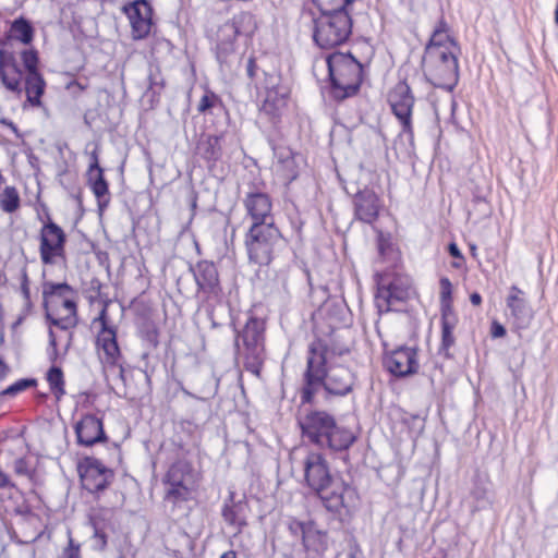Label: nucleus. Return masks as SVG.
<instances>
[{
  "label": "nucleus",
  "mask_w": 558,
  "mask_h": 558,
  "mask_svg": "<svg viewBox=\"0 0 558 558\" xmlns=\"http://www.w3.org/2000/svg\"><path fill=\"white\" fill-rule=\"evenodd\" d=\"M331 354L322 340L311 343L301 389L303 404L312 403L320 387L335 396H345L352 391L354 374L348 367L332 363Z\"/></svg>",
  "instance_id": "obj_1"
},
{
  "label": "nucleus",
  "mask_w": 558,
  "mask_h": 558,
  "mask_svg": "<svg viewBox=\"0 0 558 558\" xmlns=\"http://www.w3.org/2000/svg\"><path fill=\"white\" fill-rule=\"evenodd\" d=\"M405 295L407 293L404 290L399 289L396 282H391L387 288H379L377 299L378 301L384 300L389 307L395 301H402Z\"/></svg>",
  "instance_id": "obj_32"
},
{
  "label": "nucleus",
  "mask_w": 558,
  "mask_h": 558,
  "mask_svg": "<svg viewBox=\"0 0 558 558\" xmlns=\"http://www.w3.org/2000/svg\"><path fill=\"white\" fill-rule=\"evenodd\" d=\"M100 324V331L97 336V345L104 351L106 362L114 364L120 355V349L117 342V331L109 326L107 310L104 307L99 316L94 319V324Z\"/></svg>",
  "instance_id": "obj_18"
},
{
  "label": "nucleus",
  "mask_w": 558,
  "mask_h": 558,
  "mask_svg": "<svg viewBox=\"0 0 558 558\" xmlns=\"http://www.w3.org/2000/svg\"><path fill=\"white\" fill-rule=\"evenodd\" d=\"M475 250H476L475 245H472V246H471V251H472V252H475Z\"/></svg>",
  "instance_id": "obj_57"
},
{
  "label": "nucleus",
  "mask_w": 558,
  "mask_h": 558,
  "mask_svg": "<svg viewBox=\"0 0 558 558\" xmlns=\"http://www.w3.org/2000/svg\"><path fill=\"white\" fill-rule=\"evenodd\" d=\"M384 364L397 377L416 374L420 367L417 351L415 348L400 347L385 356Z\"/></svg>",
  "instance_id": "obj_14"
},
{
  "label": "nucleus",
  "mask_w": 558,
  "mask_h": 558,
  "mask_svg": "<svg viewBox=\"0 0 558 558\" xmlns=\"http://www.w3.org/2000/svg\"><path fill=\"white\" fill-rule=\"evenodd\" d=\"M64 558H80V547L74 545L73 539L70 538L69 546L64 549Z\"/></svg>",
  "instance_id": "obj_42"
},
{
  "label": "nucleus",
  "mask_w": 558,
  "mask_h": 558,
  "mask_svg": "<svg viewBox=\"0 0 558 558\" xmlns=\"http://www.w3.org/2000/svg\"><path fill=\"white\" fill-rule=\"evenodd\" d=\"M10 36L24 45H28L33 41L34 28L26 19L19 17L11 25Z\"/></svg>",
  "instance_id": "obj_28"
},
{
  "label": "nucleus",
  "mask_w": 558,
  "mask_h": 558,
  "mask_svg": "<svg viewBox=\"0 0 558 558\" xmlns=\"http://www.w3.org/2000/svg\"><path fill=\"white\" fill-rule=\"evenodd\" d=\"M77 444L84 447H92L96 444L106 442L108 437L104 429L102 420L94 414H85L74 425Z\"/></svg>",
  "instance_id": "obj_16"
},
{
  "label": "nucleus",
  "mask_w": 558,
  "mask_h": 558,
  "mask_svg": "<svg viewBox=\"0 0 558 558\" xmlns=\"http://www.w3.org/2000/svg\"><path fill=\"white\" fill-rule=\"evenodd\" d=\"M456 325L451 323L441 324V348L446 356H449V349L454 343L453 329Z\"/></svg>",
  "instance_id": "obj_36"
},
{
  "label": "nucleus",
  "mask_w": 558,
  "mask_h": 558,
  "mask_svg": "<svg viewBox=\"0 0 558 558\" xmlns=\"http://www.w3.org/2000/svg\"><path fill=\"white\" fill-rule=\"evenodd\" d=\"M353 0H313L320 13H333L338 11H349V5Z\"/></svg>",
  "instance_id": "obj_33"
},
{
  "label": "nucleus",
  "mask_w": 558,
  "mask_h": 558,
  "mask_svg": "<svg viewBox=\"0 0 558 558\" xmlns=\"http://www.w3.org/2000/svg\"><path fill=\"white\" fill-rule=\"evenodd\" d=\"M264 88L265 99L260 112L275 119L286 107L290 88L282 84L281 75L276 71L265 73Z\"/></svg>",
  "instance_id": "obj_12"
},
{
  "label": "nucleus",
  "mask_w": 558,
  "mask_h": 558,
  "mask_svg": "<svg viewBox=\"0 0 558 558\" xmlns=\"http://www.w3.org/2000/svg\"><path fill=\"white\" fill-rule=\"evenodd\" d=\"M64 231L53 221L49 220L40 230L39 255L43 264L53 265L58 259L65 258Z\"/></svg>",
  "instance_id": "obj_11"
},
{
  "label": "nucleus",
  "mask_w": 558,
  "mask_h": 558,
  "mask_svg": "<svg viewBox=\"0 0 558 558\" xmlns=\"http://www.w3.org/2000/svg\"><path fill=\"white\" fill-rule=\"evenodd\" d=\"M132 27V38H146L153 25V9L146 0H135L123 8Z\"/></svg>",
  "instance_id": "obj_15"
},
{
  "label": "nucleus",
  "mask_w": 558,
  "mask_h": 558,
  "mask_svg": "<svg viewBox=\"0 0 558 558\" xmlns=\"http://www.w3.org/2000/svg\"><path fill=\"white\" fill-rule=\"evenodd\" d=\"M112 476L110 469L106 468L100 461L94 460L88 462L81 473V481L86 490L97 493L108 486Z\"/></svg>",
  "instance_id": "obj_22"
},
{
  "label": "nucleus",
  "mask_w": 558,
  "mask_h": 558,
  "mask_svg": "<svg viewBox=\"0 0 558 558\" xmlns=\"http://www.w3.org/2000/svg\"><path fill=\"white\" fill-rule=\"evenodd\" d=\"M221 137L208 135L198 144L199 155L207 161H217L222 155Z\"/></svg>",
  "instance_id": "obj_27"
},
{
  "label": "nucleus",
  "mask_w": 558,
  "mask_h": 558,
  "mask_svg": "<svg viewBox=\"0 0 558 558\" xmlns=\"http://www.w3.org/2000/svg\"><path fill=\"white\" fill-rule=\"evenodd\" d=\"M0 78L8 90L19 96L22 94L23 71L13 53L3 50H0Z\"/></svg>",
  "instance_id": "obj_20"
},
{
  "label": "nucleus",
  "mask_w": 558,
  "mask_h": 558,
  "mask_svg": "<svg viewBox=\"0 0 558 558\" xmlns=\"http://www.w3.org/2000/svg\"><path fill=\"white\" fill-rule=\"evenodd\" d=\"M46 83L39 72H33L25 76V93L27 101L34 106L41 105V96L45 92Z\"/></svg>",
  "instance_id": "obj_25"
},
{
  "label": "nucleus",
  "mask_w": 558,
  "mask_h": 558,
  "mask_svg": "<svg viewBox=\"0 0 558 558\" xmlns=\"http://www.w3.org/2000/svg\"><path fill=\"white\" fill-rule=\"evenodd\" d=\"M235 347L244 356L245 369L258 376L264 360V323L251 317L235 338Z\"/></svg>",
  "instance_id": "obj_7"
},
{
  "label": "nucleus",
  "mask_w": 558,
  "mask_h": 558,
  "mask_svg": "<svg viewBox=\"0 0 558 558\" xmlns=\"http://www.w3.org/2000/svg\"><path fill=\"white\" fill-rule=\"evenodd\" d=\"M47 380L52 393L56 396L57 400H60L65 393L63 373L61 368L57 366L51 367L47 374Z\"/></svg>",
  "instance_id": "obj_31"
},
{
  "label": "nucleus",
  "mask_w": 558,
  "mask_h": 558,
  "mask_svg": "<svg viewBox=\"0 0 558 558\" xmlns=\"http://www.w3.org/2000/svg\"><path fill=\"white\" fill-rule=\"evenodd\" d=\"M8 482L9 481L7 475L0 472V487H4L5 485H8Z\"/></svg>",
  "instance_id": "obj_53"
},
{
  "label": "nucleus",
  "mask_w": 558,
  "mask_h": 558,
  "mask_svg": "<svg viewBox=\"0 0 558 558\" xmlns=\"http://www.w3.org/2000/svg\"><path fill=\"white\" fill-rule=\"evenodd\" d=\"M506 335V328L497 322L492 325V336L494 338H501Z\"/></svg>",
  "instance_id": "obj_44"
},
{
  "label": "nucleus",
  "mask_w": 558,
  "mask_h": 558,
  "mask_svg": "<svg viewBox=\"0 0 558 558\" xmlns=\"http://www.w3.org/2000/svg\"><path fill=\"white\" fill-rule=\"evenodd\" d=\"M88 181L95 196L100 199L108 194V183L104 178L102 168L99 166L97 149L90 154V162L88 167Z\"/></svg>",
  "instance_id": "obj_24"
},
{
  "label": "nucleus",
  "mask_w": 558,
  "mask_h": 558,
  "mask_svg": "<svg viewBox=\"0 0 558 558\" xmlns=\"http://www.w3.org/2000/svg\"><path fill=\"white\" fill-rule=\"evenodd\" d=\"M7 374V366L2 361H0V379L3 378Z\"/></svg>",
  "instance_id": "obj_54"
},
{
  "label": "nucleus",
  "mask_w": 558,
  "mask_h": 558,
  "mask_svg": "<svg viewBox=\"0 0 558 558\" xmlns=\"http://www.w3.org/2000/svg\"><path fill=\"white\" fill-rule=\"evenodd\" d=\"M196 477L192 465L186 461L173 463L166 476L165 501L173 507L180 502L187 501L192 497Z\"/></svg>",
  "instance_id": "obj_10"
},
{
  "label": "nucleus",
  "mask_w": 558,
  "mask_h": 558,
  "mask_svg": "<svg viewBox=\"0 0 558 558\" xmlns=\"http://www.w3.org/2000/svg\"><path fill=\"white\" fill-rule=\"evenodd\" d=\"M305 480L325 508L333 513H349L357 506L356 490L330 475L328 464L320 453H310L304 462Z\"/></svg>",
  "instance_id": "obj_2"
},
{
  "label": "nucleus",
  "mask_w": 558,
  "mask_h": 558,
  "mask_svg": "<svg viewBox=\"0 0 558 558\" xmlns=\"http://www.w3.org/2000/svg\"><path fill=\"white\" fill-rule=\"evenodd\" d=\"M440 312H441V324L451 323L456 325V315L453 312L452 302L440 303Z\"/></svg>",
  "instance_id": "obj_41"
},
{
  "label": "nucleus",
  "mask_w": 558,
  "mask_h": 558,
  "mask_svg": "<svg viewBox=\"0 0 558 558\" xmlns=\"http://www.w3.org/2000/svg\"><path fill=\"white\" fill-rule=\"evenodd\" d=\"M198 291L207 294L209 298H217L221 291L219 284L218 270L214 263L201 260L191 267Z\"/></svg>",
  "instance_id": "obj_19"
},
{
  "label": "nucleus",
  "mask_w": 558,
  "mask_h": 558,
  "mask_svg": "<svg viewBox=\"0 0 558 558\" xmlns=\"http://www.w3.org/2000/svg\"><path fill=\"white\" fill-rule=\"evenodd\" d=\"M311 539L304 538L303 546L307 550L322 551L326 548V534L316 529L315 524L311 526Z\"/></svg>",
  "instance_id": "obj_34"
},
{
  "label": "nucleus",
  "mask_w": 558,
  "mask_h": 558,
  "mask_svg": "<svg viewBox=\"0 0 558 558\" xmlns=\"http://www.w3.org/2000/svg\"><path fill=\"white\" fill-rule=\"evenodd\" d=\"M441 29H442V32H448V25L444 20H440L438 22L437 27L435 28V31H441Z\"/></svg>",
  "instance_id": "obj_50"
},
{
  "label": "nucleus",
  "mask_w": 558,
  "mask_h": 558,
  "mask_svg": "<svg viewBox=\"0 0 558 558\" xmlns=\"http://www.w3.org/2000/svg\"><path fill=\"white\" fill-rule=\"evenodd\" d=\"M295 178H296V174H295V173H292V174H290V175H287V179H288L289 181H292V180H294Z\"/></svg>",
  "instance_id": "obj_55"
},
{
  "label": "nucleus",
  "mask_w": 558,
  "mask_h": 558,
  "mask_svg": "<svg viewBox=\"0 0 558 558\" xmlns=\"http://www.w3.org/2000/svg\"><path fill=\"white\" fill-rule=\"evenodd\" d=\"M220 558H236V554L233 550H228L223 553Z\"/></svg>",
  "instance_id": "obj_52"
},
{
  "label": "nucleus",
  "mask_w": 558,
  "mask_h": 558,
  "mask_svg": "<svg viewBox=\"0 0 558 558\" xmlns=\"http://www.w3.org/2000/svg\"><path fill=\"white\" fill-rule=\"evenodd\" d=\"M255 68H256L255 60L253 58H250L248 62H247V66H246V72L251 78L254 77V75H255Z\"/></svg>",
  "instance_id": "obj_48"
},
{
  "label": "nucleus",
  "mask_w": 558,
  "mask_h": 558,
  "mask_svg": "<svg viewBox=\"0 0 558 558\" xmlns=\"http://www.w3.org/2000/svg\"><path fill=\"white\" fill-rule=\"evenodd\" d=\"M22 62L27 70V74H32L37 71L38 56L33 49L23 50L21 53Z\"/></svg>",
  "instance_id": "obj_38"
},
{
  "label": "nucleus",
  "mask_w": 558,
  "mask_h": 558,
  "mask_svg": "<svg viewBox=\"0 0 558 558\" xmlns=\"http://www.w3.org/2000/svg\"><path fill=\"white\" fill-rule=\"evenodd\" d=\"M424 64L435 86L451 89L457 84L459 66L456 50L430 48L425 52Z\"/></svg>",
  "instance_id": "obj_9"
},
{
  "label": "nucleus",
  "mask_w": 558,
  "mask_h": 558,
  "mask_svg": "<svg viewBox=\"0 0 558 558\" xmlns=\"http://www.w3.org/2000/svg\"><path fill=\"white\" fill-rule=\"evenodd\" d=\"M355 215L359 220L372 223L379 213L378 196L372 190H364L356 194L354 199Z\"/></svg>",
  "instance_id": "obj_23"
},
{
  "label": "nucleus",
  "mask_w": 558,
  "mask_h": 558,
  "mask_svg": "<svg viewBox=\"0 0 558 558\" xmlns=\"http://www.w3.org/2000/svg\"><path fill=\"white\" fill-rule=\"evenodd\" d=\"M440 284V303L452 302V284L450 280L446 277L441 278L439 281Z\"/></svg>",
  "instance_id": "obj_40"
},
{
  "label": "nucleus",
  "mask_w": 558,
  "mask_h": 558,
  "mask_svg": "<svg viewBox=\"0 0 558 558\" xmlns=\"http://www.w3.org/2000/svg\"><path fill=\"white\" fill-rule=\"evenodd\" d=\"M94 538L96 539V544L99 546L100 549H104L106 547L107 536L102 531L95 529Z\"/></svg>",
  "instance_id": "obj_43"
},
{
  "label": "nucleus",
  "mask_w": 558,
  "mask_h": 558,
  "mask_svg": "<svg viewBox=\"0 0 558 558\" xmlns=\"http://www.w3.org/2000/svg\"><path fill=\"white\" fill-rule=\"evenodd\" d=\"M73 293V289L65 282H46L44 284L43 294L47 306V319L62 330L73 328L77 324Z\"/></svg>",
  "instance_id": "obj_6"
},
{
  "label": "nucleus",
  "mask_w": 558,
  "mask_h": 558,
  "mask_svg": "<svg viewBox=\"0 0 558 558\" xmlns=\"http://www.w3.org/2000/svg\"><path fill=\"white\" fill-rule=\"evenodd\" d=\"M243 205L252 225L275 223L271 215L272 204L268 194L250 192L244 197Z\"/></svg>",
  "instance_id": "obj_17"
},
{
  "label": "nucleus",
  "mask_w": 558,
  "mask_h": 558,
  "mask_svg": "<svg viewBox=\"0 0 558 558\" xmlns=\"http://www.w3.org/2000/svg\"><path fill=\"white\" fill-rule=\"evenodd\" d=\"M513 325L519 329L526 328L533 319V311L524 298V292L512 286L506 300Z\"/></svg>",
  "instance_id": "obj_21"
},
{
  "label": "nucleus",
  "mask_w": 558,
  "mask_h": 558,
  "mask_svg": "<svg viewBox=\"0 0 558 558\" xmlns=\"http://www.w3.org/2000/svg\"><path fill=\"white\" fill-rule=\"evenodd\" d=\"M430 48L435 50H457V44L453 39L450 38L448 32L434 31L428 45L426 46L425 52H428Z\"/></svg>",
  "instance_id": "obj_29"
},
{
  "label": "nucleus",
  "mask_w": 558,
  "mask_h": 558,
  "mask_svg": "<svg viewBox=\"0 0 558 558\" xmlns=\"http://www.w3.org/2000/svg\"><path fill=\"white\" fill-rule=\"evenodd\" d=\"M22 294L25 300L29 299V287H28V278L27 274L24 271L22 277V284H21Z\"/></svg>",
  "instance_id": "obj_45"
},
{
  "label": "nucleus",
  "mask_w": 558,
  "mask_h": 558,
  "mask_svg": "<svg viewBox=\"0 0 558 558\" xmlns=\"http://www.w3.org/2000/svg\"><path fill=\"white\" fill-rule=\"evenodd\" d=\"M302 25L313 28L314 41L323 49L344 44L352 33V19L349 11L320 13L315 16L312 10H303L300 16Z\"/></svg>",
  "instance_id": "obj_4"
},
{
  "label": "nucleus",
  "mask_w": 558,
  "mask_h": 558,
  "mask_svg": "<svg viewBox=\"0 0 558 558\" xmlns=\"http://www.w3.org/2000/svg\"><path fill=\"white\" fill-rule=\"evenodd\" d=\"M470 301L472 303V305L474 306H480L482 304V296L480 293L477 292H473L471 295H470Z\"/></svg>",
  "instance_id": "obj_49"
},
{
  "label": "nucleus",
  "mask_w": 558,
  "mask_h": 558,
  "mask_svg": "<svg viewBox=\"0 0 558 558\" xmlns=\"http://www.w3.org/2000/svg\"><path fill=\"white\" fill-rule=\"evenodd\" d=\"M220 102L219 97L213 92H206L201 98L197 105V111L199 113H206L211 108L216 107Z\"/></svg>",
  "instance_id": "obj_37"
},
{
  "label": "nucleus",
  "mask_w": 558,
  "mask_h": 558,
  "mask_svg": "<svg viewBox=\"0 0 558 558\" xmlns=\"http://www.w3.org/2000/svg\"><path fill=\"white\" fill-rule=\"evenodd\" d=\"M49 343L53 348H56V345H57L56 336H54V332L51 329L49 330Z\"/></svg>",
  "instance_id": "obj_51"
},
{
  "label": "nucleus",
  "mask_w": 558,
  "mask_h": 558,
  "mask_svg": "<svg viewBox=\"0 0 558 558\" xmlns=\"http://www.w3.org/2000/svg\"><path fill=\"white\" fill-rule=\"evenodd\" d=\"M21 199L17 190L14 186H7L0 195V208L8 214L16 211Z\"/></svg>",
  "instance_id": "obj_30"
},
{
  "label": "nucleus",
  "mask_w": 558,
  "mask_h": 558,
  "mask_svg": "<svg viewBox=\"0 0 558 558\" xmlns=\"http://www.w3.org/2000/svg\"><path fill=\"white\" fill-rule=\"evenodd\" d=\"M332 96L342 100L355 95L363 77L362 64L351 54L333 52L326 58Z\"/></svg>",
  "instance_id": "obj_5"
},
{
  "label": "nucleus",
  "mask_w": 558,
  "mask_h": 558,
  "mask_svg": "<svg viewBox=\"0 0 558 558\" xmlns=\"http://www.w3.org/2000/svg\"><path fill=\"white\" fill-rule=\"evenodd\" d=\"M35 385V380L33 379H21L13 385L9 386L5 390L2 391L4 396H15L16 393L26 390L28 387Z\"/></svg>",
  "instance_id": "obj_39"
},
{
  "label": "nucleus",
  "mask_w": 558,
  "mask_h": 558,
  "mask_svg": "<svg viewBox=\"0 0 558 558\" xmlns=\"http://www.w3.org/2000/svg\"><path fill=\"white\" fill-rule=\"evenodd\" d=\"M281 233L275 223L251 225L245 234V247L251 263L267 266L274 257Z\"/></svg>",
  "instance_id": "obj_8"
},
{
  "label": "nucleus",
  "mask_w": 558,
  "mask_h": 558,
  "mask_svg": "<svg viewBox=\"0 0 558 558\" xmlns=\"http://www.w3.org/2000/svg\"><path fill=\"white\" fill-rule=\"evenodd\" d=\"M312 524H314V523L311 521L301 522L295 519H292L289 521L288 527H289L290 533L293 536L300 537L302 539V542L304 541V538H307V542H310L312 534H308V533H311Z\"/></svg>",
  "instance_id": "obj_35"
},
{
  "label": "nucleus",
  "mask_w": 558,
  "mask_h": 558,
  "mask_svg": "<svg viewBox=\"0 0 558 558\" xmlns=\"http://www.w3.org/2000/svg\"><path fill=\"white\" fill-rule=\"evenodd\" d=\"M304 437L320 448L335 451L348 449L354 441L353 434L339 427L332 415L325 411H312L299 420Z\"/></svg>",
  "instance_id": "obj_3"
},
{
  "label": "nucleus",
  "mask_w": 558,
  "mask_h": 558,
  "mask_svg": "<svg viewBox=\"0 0 558 558\" xmlns=\"http://www.w3.org/2000/svg\"><path fill=\"white\" fill-rule=\"evenodd\" d=\"M245 505L242 502H234L233 497H230V504L226 502L222 509L223 520L236 531L246 525L244 515Z\"/></svg>",
  "instance_id": "obj_26"
},
{
  "label": "nucleus",
  "mask_w": 558,
  "mask_h": 558,
  "mask_svg": "<svg viewBox=\"0 0 558 558\" xmlns=\"http://www.w3.org/2000/svg\"><path fill=\"white\" fill-rule=\"evenodd\" d=\"M286 162H287V165L289 166V165H292V163H293V160H292V159H291V160H290V159H287V161H286Z\"/></svg>",
  "instance_id": "obj_56"
},
{
  "label": "nucleus",
  "mask_w": 558,
  "mask_h": 558,
  "mask_svg": "<svg viewBox=\"0 0 558 558\" xmlns=\"http://www.w3.org/2000/svg\"><path fill=\"white\" fill-rule=\"evenodd\" d=\"M449 254L456 258H462L461 251L456 243H450L448 246Z\"/></svg>",
  "instance_id": "obj_46"
},
{
  "label": "nucleus",
  "mask_w": 558,
  "mask_h": 558,
  "mask_svg": "<svg viewBox=\"0 0 558 558\" xmlns=\"http://www.w3.org/2000/svg\"><path fill=\"white\" fill-rule=\"evenodd\" d=\"M388 102L396 118L399 120L402 132L413 136L412 110L414 96L405 82H399L389 93Z\"/></svg>",
  "instance_id": "obj_13"
},
{
  "label": "nucleus",
  "mask_w": 558,
  "mask_h": 558,
  "mask_svg": "<svg viewBox=\"0 0 558 558\" xmlns=\"http://www.w3.org/2000/svg\"><path fill=\"white\" fill-rule=\"evenodd\" d=\"M473 496L476 500H488L487 492L485 489L476 488L473 490Z\"/></svg>",
  "instance_id": "obj_47"
}]
</instances>
